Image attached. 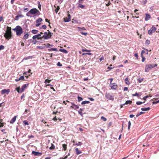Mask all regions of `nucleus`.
Returning <instances> with one entry per match:
<instances>
[{
  "mask_svg": "<svg viewBox=\"0 0 159 159\" xmlns=\"http://www.w3.org/2000/svg\"><path fill=\"white\" fill-rule=\"evenodd\" d=\"M4 37L6 39L9 40L11 37V28L8 26L7 27V30L4 35Z\"/></svg>",
  "mask_w": 159,
  "mask_h": 159,
  "instance_id": "nucleus-1",
  "label": "nucleus"
},
{
  "mask_svg": "<svg viewBox=\"0 0 159 159\" xmlns=\"http://www.w3.org/2000/svg\"><path fill=\"white\" fill-rule=\"evenodd\" d=\"M12 30L16 32L17 36H20L23 33L22 29L19 25L17 26L15 28Z\"/></svg>",
  "mask_w": 159,
  "mask_h": 159,
  "instance_id": "nucleus-2",
  "label": "nucleus"
},
{
  "mask_svg": "<svg viewBox=\"0 0 159 159\" xmlns=\"http://www.w3.org/2000/svg\"><path fill=\"white\" fill-rule=\"evenodd\" d=\"M157 66V65L155 64L146 65L145 69V71L146 72H148L150 69Z\"/></svg>",
  "mask_w": 159,
  "mask_h": 159,
  "instance_id": "nucleus-3",
  "label": "nucleus"
},
{
  "mask_svg": "<svg viewBox=\"0 0 159 159\" xmlns=\"http://www.w3.org/2000/svg\"><path fill=\"white\" fill-rule=\"evenodd\" d=\"M30 13L32 15H34L36 14L38 15H39L40 14L39 11L35 8H33L31 9L30 11Z\"/></svg>",
  "mask_w": 159,
  "mask_h": 159,
  "instance_id": "nucleus-4",
  "label": "nucleus"
},
{
  "mask_svg": "<svg viewBox=\"0 0 159 159\" xmlns=\"http://www.w3.org/2000/svg\"><path fill=\"white\" fill-rule=\"evenodd\" d=\"M157 30V28L154 26H152L151 28L148 30V33L149 35H151L156 31Z\"/></svg>",
  "mask_w": 159,
  "mask_h": 159,
  "instance_id": "nucleus-5",
  "label": "nucleus"
},
{
  "mask_svg": "<svg viewBox=\"0 0 159 159\" xmlns=\"http://www.w3.org/2000/svg\"><path fill=\"white\" fill-rule=\"evenodd\" d=\"M106 97L109 100H113L114 97L111 95L109 93H107L105 94Z\"/></svg>",
  "mask_w": 159,
  "mask_h": 159,
  "instance_id": "nucleus-6",
  "label": "nucleus"
},
{
  "mask_svg": "<svg viewBox=\"0 0 159 159\" xmlns=\"http://www.w3.org/2000/svg\"><path fill=\"white\" fill-rule=\"evenodd\" d=\"M110 86L112 89L116 90V89L117 86L116 83H110Z\"/></svg>",
  "mask_w": 159,
  "mask_h": 159,
  "instance_id": "nucleus-7",
  "label": "nucleus"
},
{
  "mask_svg": "<svg viewBox=\"0 0 159 159\" xmlns=\"http://www.w3.org/2000/svg\"><path fill=\"white\" fill-rule=\"evenodd\" d=\"M10 92V90L9 89H4L2 90L1 91V93L3 95L5 93H6L7 94H8Z\"/></svg>",
  "mask_w": 159,
  "mask_h": 159,
  "instance_id": "nucleus-8",
  "label": "nucleus"
},
{
  "mask_svg": "<svg viewBox=\"0 0 159 159\" xmlns=\"http://www.w3.org/2000/svg\"><path fill=\"white\" fill-rule=\"evenodd\" d=\"M44 35L42 36V38H44V39H48L50 38V36H49L48 34V32H45L44 33Z\"/></svg>",
  "mask_w": 159,
  "mask_h": 159,
  "instance_id": "nucleus-9",
  "label": "nucleus"
},
{
  "mask_svg": "<svg viewBox=\"0 0 159 159\" xmlns=\"http://www.w3.org/2000/svg\"><path fill=\"white\" fill-rule=\"evenodd\" d=\"M71 16L70 14L68 15V17L64 18V21L65 22H68L70 21Z\"/></svg>",
  "mask_w": 159,
  "mask_h": 159,
  "instance_id": "nucleus-10",
  "label": "nucleus"
},
{
  "mask_svg": "<svg viewBox=\"0 0 159 159\" xmlns=\"http://www.w3.org/2000/svg\"><path fill=\"white\" fill-rule=\"evenodd\" d=\"M32 154L35 156H40L42 155V153L38 152L33 151L32 152Z\"/></svg>",
  "mask_w": 159,
  "mask_h": 159,
  "instance_id": "nucleus-11",
  "label": "nucleus"
},
{
  "mask_svg": "<svg viewBox=\"0 0 159 159\" xmlns=\"http://www.w3.org/2000/svg\"><path fill=\"white\" fill-rule=\"evenodd\" d=\"M41 36V34H38L37 35H35L33 36L32 38L34 39H42V37H40L39 38V37Z\"/></svg>",
  "mask_w": 159,
  "mask_h": 159,
  "instance_id": "nucleus-12",
  "label": "nucleus"
},
{
  "mask_svg": "<svg viewBox=\"0 0 159 159\" xmlns=\"http://www.w3.org/2000/svg\"><path fill=\"white\" fill-rule=\"evenodd\" d=\"M28 84L23 85L22 88H21V91H20V92H22V93L24 91L25 89L28 86Z\"/></svg>",
  "mask_w": 159,
  "mask_h": 159,
  "instance_id": "nucleus-13",
  "label": "nucleus"
},
{
  "mask_svg": "<svg viewBox=\"0 0 159 159\" xmlns=\"http://www.w3.org/2000/svg\"><path fill=\"white\" fill-rule=\"evenodd\" d=\"M54 7L55 8L54 11L56 12V13H57L58 11H59L60 9V7L59 6H57L56 5H54Z\"/></svg>",
  "mask_w": 159,
  "mask_h": 159,
  "instance_id": "nucleus-14",
  "label": "nucleus"
},
{
  "mask_svg": "<svg viewBox=\"0 0 159 159\" xmlns=\"http://www.w3.org/2000/svg\"><path fill=\"white\" fill-rule=\"evenodd\" d=\"M146 16L145 18V20L146 21L148 20L151 18V16L149 14H146Z\"/></svg>",
  "mask_w": 159,
  "mask_h": 159,
  "instance_id": "nucleus-15",
  "label": "nucleus"
},
{
  "mask_svg": "<svg viewBox=\"0 0 159 159\" xmlns=\"http://www.w3.org/2000/svg\"><path fill=\"white\" fill-rule=\"evenodd\" d=\"M75 150L76 152V154L77 155H78L82 153V152H81V151L79 150L78 148H76L75 149Z\"/></svg>",
  "mask_w": 159,
  "mask_h": 159,
  "instance_id": "nucleus-16",
  "label": "nucleus"
},
{
  "mask_svg": "<svg viewBox=\"0 0 159 159\" xmlns=\"http://www.w3.org/2000/svg\"><path fill=\"white\" fill-rule=\"evenodd\" d=\"M24 34H25L24 35V37H23V39L24 40H25L28 38L29 34L28 33H25Z\"/></svg>",
  "mask_w": 159,
  "mask_h": 159,
  "instance_id": "nucleus-17",
  "label": "nucleus"
},
{
  "mask_svg": "<svg viewBox=\"0 0 159 159\" xmlns=\"http://www.w3.org/2000/svg\"><path fill=\"white\" fill-rule=\"evenodd\" d=\"M70 107L75 110H76L77 109H79V107L78 105L76 104H75L73 106H70Z\"/></svg>",
  "mask_w": 159,
  "mask_h": 159,
  "instance_id": "nucleus-18",
  "label": "nucleus"
},
{
  "mask_svg": "<svg viewBox=\"0 0 159 159\" xmlns=\"http://www.w3.org/2000/svg\"><path fill=\"white\" fill-rule=\"evenodd\" d=\"M84 110L83 109L80 108L79 110L78 111V112L79 114L81 116H83V113H82V111Z\"/></svg>",
  "mask_w": 159,
  "mask_h": 159,
  "instance_id": "nucleus-19",
  "label": "nucleus"
},
{
  "mask_svg": "<svg viewBox=\"0 0 159 159\" xmlns=\"http://www.w3.org/2000/svg\"><path fill=\"white\" fill-rule=\"evenodd\" d=\"M46 45L45 44L42 45V46H38L37 47V48L39 49H43L45 48Z\"/></svg>",
  "mask_w": 159,
  "mask_h": 159,
  "instance_id": "nucleus-20",
  "label": "nucleus"
},
{
  "mask_svg": "<svg viewBox=\"0 0 159 159\" xmlns=\"http://www.w3.org/2000/svg\"><path fill=\"white\" fill-rule=\"evenodd\" d=\"M16 116H14L11 120L10 123L12 124L14 123L16 120Z\"/></svg>",
  "mask_w": 159,
  "mask_h": 159,
  "instance_id": "nucleus-21",
  "label": "nucleus"
},
{
  "mask_svg": "<svg viewBox=\"0 0 159 159\" xmlns=\"http://www.w3.org/2000/svg\"><path fill=\"white\" fill-rule=\"evenodd\" d=\"M59 51L65 53H68V51L66 49L63 48H60L59 49Z\"/></svg>",
  "mask_w": 159,
  "mask_h": 159,
  "instance_id": "nucleus-22",
  "label": "nucleus"
},
{
  "mask_svg": "<svg viewBox=\"0 0 159 159\" xmlns=\"http://www.w3.org/2000/svg\"><path fill=\"white\" fill-rule=\"evenodd\" d=\"M73 143H74V145H76L77 146H81L82 144V143L81 142H79L78 143H75L74 141H73Z\"/></svg>",
  "mask_w": 159,
  "mask_h": 159,
  "instance_id": "nucleus-23",
  "label": "nucleus"
},
{
  "mask_svg": "<svg viewBox=\"0 0 159 159\" xmlns=\"http://www.w3.org/2000/svg\"><path fill=\"white\" fill-rule=\"evenodd\" d=\"M73 20L76 23L80 24L81 23V22L80 20H75V19H72V22L73 23L74 22V21H73Z\"/></svg>",
  "mask_w": 159,
  "mask_h": 159,
  "instance_id": "nucleus-24",
  "label": "nucleus"
},
{
  "mask_svg": "<svg viewBox=\"0 0 159 159\" xmlns=\"http://www.w3.org/2000/svg\"><path fill=\"white\" fill-rule=\"evenodd\" d=\"M78 7L83 9L85 7V6L81 4V3L78 4Z\"/></svg>",
  "mask_w": 159,
  "mask_h": 159,
  "instance_id": "nucleus-25",
  "label": "nucleus"
},
{
  "mask_svg": "<svg viewBox=\"0 0 159 159\" xmlns=\"http://www.w3.org/2000/svg\"><path fill=\"white\" fill-rule=\"evenodd\" d=\"M132 102V101L130 100H127L123 104V105H127L128 104H131Z\"/></svg>",
  "mask_w": 159,
  "mask_h": 159,
  "instance_id": "nucleus-26",
  "label": "nucleus"
},
{
  "mask_svg": "<svg viewBox=\"0 0 159 159\" xmlns=\"http://www.w3.org/2000/svg\"><path fill=\"white\" fill-rule=\"evenodd\" d=\"M150 109V107H147V108H141V110L142 111H148Z\"/></svg>",
  "mask_w": 159,
  "mask_h": 159,
  "instance_id": "nucleus-27",
  "label": "nucleus"
},
{
  "mask_svg": "<svg viewBox=\"0 0 159 159\" xmlns=\"http://www.w3.org/2000/svg\"><path fill=\"white\" fill-rule=\"evenodd\" d=\"M90 102V101H82L81 103V104L82 105H84L86 104H89Z\"/></svg>",
  "mask_w": 159,
  "mask_h": 159,
  "instance_id": "nucleus-28",
  "label": "nucleus"
},
{
  "mask_svg": "<svg viewBox=\"0 0 159 159\" xmlns=\"http://www.w3.org/2000/svg\"><path fill=\"white\" fill-rule=\"evenodd\" d=\"M125 82L126 84L129 85L130 83L129 82L128 78H127L125 79Z\"/></svg>",
  "mask_w": 159,
  "mask_h": 159,
  "instance_id": "nucleus-29",
  "label": "nucleus"
},
{
  "mask_svg": "<svg viewBox=\"0 0 159 159\" xmlns=\"http://www.w3.org/2000/svg\"><path fill=\"white\" fill-rule=\"evenodd\" d=\"M42 19L41 18L38 19L36 21V23H38V22H41L42 21Z\"/></svg>",
  "mask_w": 159,
  "mask_h": 159,
  "instance_id": "nucleus-30",
  "label": "nucleus"
},
{
  "mask_svg": "<svg viewBox=\"0 0 159 159\" xmlns=\"http://www.w3.org/2000/svg\"><path fill=\"white\" fill-rule=\"evenodd\" d=\"M32 56H29L26 57H25L23 59V60H27L29 59H31L32 58Z\"/></svg>",
  "mask_w": 159,
  "mask_h": 159,
  "instance_id": "nucleus-31",
  "label": "nucleus"
},
{
  "mask_svg": "<svg viewBox=\"0 0 159 159\" xmlns=\"http://www.w3.org/2000/svg\"><path fill=\"white\" fill-rule=\"evenodd\" d=\"M48 50L49 51H56V52H57V48H51L48 49Z\"/></svg>",
  "mask_w": 159,
  "mask_h": 159,
  "instance_id": "nucleus-32",
  "label": "nucleus"
},
{
  "mask_svg": "<svg viewBox=\"0 0 159 159\" xmlns=\"http://www.w3.org/2000/svg\"><path fill=\"white\" fill-rule=\"evenodd\" d=\"M38 32V30H33L31 31V32L33 34H36Z\"/></svg>",
  "mask_w": 159,
  "mask_h": 159,
  "instance_id": "nucleus-33",
  "label": "nucleus"
},
{
  "mask_svg": "<svg viewBox=\"0 0 159 159\" xmlns=\"http://www.w3.org/2000/svg\"><path fill=\"white\" fill-rule=\"evenodd\" d=\"M62 147L63 148H64V151L66 150L67 149V145L66 144H62Z\"/></svg>",
  "mask_w": 159,
  "mask_h": 159,
  "instance_id": "nucleus-34",
  "label": "nucleus"
},
{
  "mask_svg": "<svg viewBox=\"0 0 159 159\" xmlns=\"http://www.w3.org/2000/svg\"><path fill=\"white\" fill-rule=\"evenodd\" d=\"M78 28L79 29L78 30L79 31H80L81 30H86L85 28L84 27H78Z\"/></svg>",
  "mask_w": 159,
  "mask_h": 159,
  "instance_id": "nucleus-35",
  "label": "nucleus"
},
{
  "mask_svg": "<svg viewBox=\"0 0 159 159\" xmlns=\"http://www.w3.org/2000/svg\"><path fill=\"white\" fill-rule=\"evenodd\" d=\"M51 81V80H49L47 79L45 80V81H44V83L45 84H47L48 83H49Z\"/></svg>",
  "mask_w": 159,
  "mask_h": 159,
  "instance_id": "nucleus-36",
  "label": "nucleus"
},
{
  "mask_svg": "<svg viewBox=\"0 0 159 159\" xmlns=\"http://www.w3.org/2000/svg\"><path fill=\"white\" fill-rule=\"evenodd\" d=\"M132 96H137L138 97H139L140 96V95H139V94L136 92L135 94H132Z\"/></svg>",
  "mask_w": 159,
  "mask_h": 159,
  "instance_id": "nucleus-37",
  "label": "nucleus"
},
{
  "mask_svg": "<svg viewBox=\"0 0 159 159\" xmlns=\"http://www.w3.org/2000/svg\"><path fill=\"white\" fill-rule=\"evenodd\" d=\"M150 43V41L149 40L147 39L146 40L145 42V44L147 45H148Z\"/></svg>",
  "mask_w": 159,
  "mask_h": 159,
  "instance_id": "nucleus-38",
  "label": "nucleus"
},
{
  "mask_svg": "<svg viewBox=\"0 0 159 159\" xmlns=\"http://www.w3.org/2000/svg\"><path fill=\"white\" fill-rule=\"evenodd\" d=\"M144 113V112L141 111L139 113H138L136 115V117H138L141 114H142Z\"/></svg>",
  "mask_w": 159,
  "mask_h": 159,
  "instance_id": "nucleus-39",
  "label": "nucleus"
},
{
  "mask_svg": "<svg viewBox=\"0 0 159 159\" xmlns=\"http://www.w3.org/2000/svg\"><path fill=\"white\" fill-rule=\"evenodd\" d=\"M144 102H142L139 101V102H136V104H137L138 105H140L142 104V103H144Z\"/></svg>",
  "mask_w": 159,
  "mask_h": 159,
  "instance_id": "nucleus-40",
  "label": "nucleus"
},
{
  "mask_svg": "<svg viewBox=\"0 0 159 159\" xmlns=\"http://www.w3.org/2000/svg\"><path fill=\"white\" fill-rule=\"evenodd\" d=\"M16 90L19 93H21L22 92H20L21 91V89H20V88L19 87H17L16 88Z\"/></svg>",
  "mask_w": 159,
  "mask_h": 159,
  "instance_id": "nucleus-41",
  "label": "nucleus"
},
{
  "mask_svg": "<svg viewBox=\"0 0 159 159\" xmlns=\"http://www.w3.org/2000/svg\"><path fill=\"white\" fill-rule=\"evenodd\" d=\"M83 100V99L82 98L78 96V100L79 102H80L81 101H82Z\"/></svg>",
  "mask_w": 159,
  "mask_h": 159,
  "instance_id": "nucleus-42",
  "label": "nucleus"
},
{
  "mask_svg": "<svg viewBox=\"0 0 159 159\" xmlns=\"http://www.w3.org/2000/svg\"><path fill=\"white\" fill-rule=\"evenodd\" d=\"M131 125V123L130 121H129L128 122V130H129L130 129Z\"/></svg>",
  "mask_w": 159,
  "mask_h": 159,
  "instance_id": "nucleus-43",
  "label": "nucleus"
},
{
  "mask_svg": "<svg viewBox=\"0 0 159 159\" xmlns=\"http://www.w3.org/2000/svg\"><path fill=\"white\" fill-rule=\"evenodd\" d=\"M48 35H49V36H50L51 37V36L53 35V34L51 33L49 30H48Z\"/></svg>",
  "mask_w": 159,
  "mask_h": 159,
  "instance_id": "nucleus-44",
  "label": "nucleus"
},
{
  "mask_svg": "<svg viewBox=\"0 0 159 159\" xmlns=\"http://www.w3.org/2000/svg\"><path fill=\"white\" fill-rule=\"evenodd\" d=\"M54 148L55 146L53 144H52V146L50 147L49 149L51 150H53L54 149Z\"/></svg>",
  "mask_w": 159,
  "mask_h": 159,
  "instance_id": "nucleus-45",
  "label": "nucleus"
},
{
  "mask_svg": "<svg viewBox=\"0 0 159 159\" xmlns=\"http://www.w3.org/2000/svg\"><path fill=\"white\" fill-rule=\"evenodd\" d=\"M2 120H0V127H2L3 126V123L2 122Z\"/></svg>",
  "mask_w": 159,
  "mask_h": 159,
  "instance_id": "nucleus-46",
  "label": "nucleus"
},
{
  "mask_svg": "<svg viewBox=\"0 0 159 159\" xmlns=\"http://www.w3.org/2000/svg\"><path fill=\"white\" fill-rule=\"evenodd\" d=\"M143 49L145 50V53H146V54L148 55V49H147L145 48H143Z\"/></svg>",
  "mask_w": 159,
  "mask_h": 159,
  "instance_id": "nucleus-47",
  "label": "nucleus"
},
{
  "mask_svg": "<svg viewBox=\"0 0 159 159\" xmlns=\"http://www.w3.org/2000/svg\"><path fill=\"white\" fill-rule=\"evenodd\" d=\"M101 118L104 121L107 120V119L103 116H102Z\"/></svg>",
  "mask_w": 159,
  "mask_h": 159,
  "instance_id": "nucleus-48",
  "label": "nucleus"
},
{
  "mask_svg": "<svg viewBox=\"0 0 159 159\" xmlns=\"http://www.w3.org/2000/svg\"><path fill=\"white\" fill-rule=\"evenodd\" d=\"M23 123L25 125H29V123L28 122V121H27L26 120H24L23 121Z\"/></svg>",
  "mask_w": 159,
  "mask_h": 159,
  "instance_id": "nucleus-49",
  "label": "nucleus"
},
{
  "mask_svg": "<svg viewBox=\"0 0 159 159\" xmlns=\"http://www.w3.org/2000/svg\"><path fill=\"white\" fill-rule=\"evenodd\" d=\"M47 26L45 25H43L41 27H40V29L43 28V29H45L46 28Z\"/></svg>",
  "mask_w": 159,
  "mask_h": 159,
  "instance_id": "nucleus-50",
  "label": "nucleus"
},
{
  "mask_svg": "<svg viewBox=\"0 0 159 159\" xmlns=\"http://www.w3.org/2000/svg\"><path fill=\"white\" fill-rule=\"evenodd\" d=\"M82 51L83 52H90V50H88L87 49H82Z\"/></svg>",
  "mask_w": 159,
  "mask_h": 159,
  "instance_id": "nucleus-51",
  "label": "nucleus"
},
{
  "mask_svg": "<svg viewBox=\"0 0 159 159\" xmlns=\"http://www.w3.org/2000/svg\"><path fill=\"white\" fill-rule=\"evenodd\" d=\"M143 80V78H142V79H139L138 80V82L139 83H140L141 82H142Z\"/></svg>",
  "mask_w": 159,
  "mask_h": 159,
  "instance_id": "nucleus-52",
  "label": "nucleus"
},
{
  "mask_svg": "<svg viewBox=\"0 0 159 159\" xmlns=\"http://www.w3.org/2000/svg\"><path fill=\"white\" fill-rule=\"evenodd\" d=\"M24 79V77L23 76H21L19 79V80H23Z\"/></svg>",
  "mask_w": 159,
  "mask_h": 159,
  "instance_id": "nucleus-53",
  "label": "nucleus"
},
{
  "mask_svg": "<svg viewBox=\"0 0 159 159\" xmlns=\"http://www.w3.org/2000/svg\"><path fill=\"white\" fill-rule=\"evenodd\" d=\"M141 57L142 58V61L143 62H144L145 60V57H144L143 56H141Z\"/></svg>",
  "mask_w": 159,
  "mask_h": 159,
  "instance_id": "nucleus-54",
  "label": "nucleus"
},
{
  "mask_svg": "<svg viewBox=\"0 0 159 159\" xmlns=\"http://www.w3.org/2000/svg\"><path fill=\"white\" fill-rule=\"evenodd\" d=\"M4 48V47L2 45H0V50H3Z\"/></svg>",
  "mask_w": 159,
  "mask_h": 159,
  "instance_id": "nucleus-55",
  "label": "nucleus"
},
{
  "mask_svg": "<svg viewBox=\"0 0 159 159\" xmlns=\"http://www.w3.org/2000/svg\"><path fill=\"white\" fill-rule=\"evenodd\" d=\"M92 53L90 52L89 53H83L82 54V55H92Z\"/></svg>",
  "mask_w": 159,
  "mask_h": 159,
  "instance_id": "nucleus-56",
  "label": "nucleus"
},
{
  "mask_svg": "<svg viewBox=\"0 0 159 159\" xmlns=\"http://www.w3.org/2000/svg\"><path fill=\"white\" fill-rule=\"evenodd\" d=\"M144 53H145V50H142L141 53V56H143V54Z\"/></svg>",
  "mask_w": 159,
  "mask_h": 159,
  "instance_id": "nucleus-57",
  "label": "nucleus"
},
{
  "mask_svg": "<svg viewBox=\"0 0 159 159\" xmlns=\"http://www.w3.org/2000/svg\"><path fill=\"white\" fill-rule=\"evenodd\" d=\"M158 102H159V100H158L156 101L153 102H152V104H155Z\"/></svg>",
  "mask_w": 159,
  "mask_h": 159,
  "instance_id": "nucleus-58",
  "label": "nucleus"
},
{
  "mask_svg": "<svg viewBox=\"0 0 159 159\" xmlns=\"http://www.w3.org/2000/svg\"><path fill=\"white\" fill-rule=\"evenodd\" d=\"M80 33L82 35H84L85 36H86L87 34V33L86 32H80Z\"/></svg>",
  "mask_w": 159,
  "mask_h": 159,
  "instance_id": "nucleus-59",
  "label": "nucleus"
},
{
  "mask_svg": "<svg viewBox=\"0 0 159 159\" xmlns=\"http://www.w3.org/2000/svg\"><path fill=\"white\" fill-rule=\"evenodd\" d=\"M57 65L58 66H62V65L61 63L60 62H58L57 64Z\"/></svg>",
  "mask_w": 159,
  "mask_h": 159,
  "instance_id": "nucleus-60",
  "label": "nucleus"
},
{
  "mask_svg": "<svg viewBox=\"0 0 159 159\" xmlns=\"http://www.w3.org/2000/svg\"><path fill=\"white\" fill-rule=\"evenodd\" d=\"M30 14H31V13H30V11H29V12L26 14V16H29V17H31L32 16L30 15Z\"/></svg>",
  "mask_w": 159,
  "mask_h": 159,
  "instance_id": "nucleus-61",
  "label": "nucleus"
},
{
  "mask_svg": "<svg viewBox=\"0 0 159 159\" xmlns=\"http://www.w3.org/2000/svg\"><path fill=\"white\" fill-rule=\"evenodd\" d=\"M38 7L39 9H40L41 8V5L40 4V2H38Z\"/></svg>",
  "mask_w": 159,
  "mask_h": 159,
  "instance_id": "nucleus-62",
  "label": "nucleus"
},
{
  "mask_svg": "<svg viewBox=\"0 0 159 159\" xmlns=\"http://www.w3.org/2000/svg\"><path fill=\"white\" fill-rule=\"evenodd\" d=\"M28 73L27 72H24V75H25V76H26V75H28L29 76L30 75V74H28Z\"/></svg>",
  "mask_w": 159,
  "mask_h": 159,
  "instance_id": "nucleus-63",
  "label": "nucleus"
},
{
  "mask_svg": "<svg viewBox=\"0 0 159 159\" xmlns=\"http://www.w3.org/2000/svg\"><path fill=\"white\" fill-rule=\"evenodd\" d=\"M19 17L18 15H17L15 18V20H18Z\"/></svg>",
  "mask_w": 159,
  "mask_h": 159,
  "instance_id": "nucleus-64",
  "label": "nucleus"
}]
</instances>
